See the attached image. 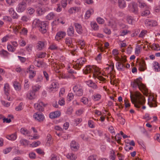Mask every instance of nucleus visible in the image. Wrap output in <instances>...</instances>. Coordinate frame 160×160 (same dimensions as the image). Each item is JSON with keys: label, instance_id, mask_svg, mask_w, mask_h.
<instances>
[{"label": "nucleus", "instance_id": "nucleus-1", "mask_svg": "<svg viewBox=\"0 0 160 160\" xmlns=\"http://www.w3.org/2000/svg\"><path fill=\"white\" fill-rule=\"evenodd\" d=\"M132 102L134 106L137 108H139L141 106L144 105L145 102V98L140 93L138 92L135 94L130 95Z\"/></svg>", "mask_w": 160, "mask_h": 160}, {"label": "nucleus", "instance_id": "nucleus-2", "mask_svg": "<svg viewBox=\"0 0 160 160\" xmlns=\"http://www.w3.org/2000/svg\"><path fill=\"white\" fill-rule=\"evenodd\" d=\"M142 78L141 77L134 80L132 83L131 85L133 88H135L138 87L139 90L142 92L146 91V86L142 83Z\"/></svg>", "mask_w": 160, "mask_h": 160}, {"label": "nucleus", "instance_id": "nucleus-3", "mask_svg": "<svg viewBox=\"0 0 160 160\" xmlns=\"http://www.w3.org/2000/svg\"><path fill=\"white\" fill-rule=\"evenodd\" d=\"M34 22H36V25L38 27H40L39 30L42 33H45L46 32V28L48 26V24L46 22H42L38 19H35L34 21Z\"/></svg>", "mask_w": 160, "mask_h": 160}, {"label": "nucleus", "instance_id": "nucleus-4", "mask_svg": "<svg viewBox=\"0 0 160 160\" xmlns=\"http://www.w3.org/2000/svg\"><path fill=\"white\" fill-rule=\"evenodd\" d=\"M112 54L114 56V58L117 61H121L122 62H126L127 61L126 57L125 56H121L120 58L119 56V54L118 50L116 49H114L112 51Z\"/></svg>", "mask_w": 160, "mask_h": 160}, {"label": "nucleus", "instance_id": "nucleus-5", "mask_svg": "<svg viewBox=\"0 0 160 160\" xmlns=\"http://www.w3.org/2000/svg\"><path fill=\"white\" fill-rule=\"evenodd\" d=\"M129 10L135 14H138V9L137 4L135 2H132L130 3L128 5Z\"/></svg>", "mask_w": 160, "mask_h": 160}, {"label": "nucleus", "instance_id": "nucleus-6", "mask_svg": "<svg viewBox=\"0 0 160 160\" xmlns=\"http://www.w3.org/2000/svg\"><path fill=\"white\" fill-rule=\"evenodd\" d=\"M100 70V69L97 66H93L91 67L89 66H88L87 67L86 70L83 71V72L85 74H87L91 72H93V71L94 72H98Z\"/></svg>", "mask_w": 160, "mask_h": 160}, {"label": "nucleus", "instance_id": "nucleus-7", "mask_svg": "<svg viewBox=\"0 0 160 160\" xmlns=\"http://www.w3.org/2000/svg\"><path fill=\"white\" fill-rule=\"evenodd\" d=\"M111 134H112V138L113 140L112 141V142L114 143V141H117L118 143H120L121 141V138L120 137V134L119 133L116 134L115 131L113 132H111Z\"/></svg>", "mask_w": 160, "mask_h": 160}, {"label": "nucleus", "instance_id": "nucleus-8", "mask_svg": "<svg viewBox=\"0 0 160 160\" xmlns=\"http://www.w3.org/2000/svg\"><path fill=\"white\" fill-rule=\"evenodd\" d=\"M27 8V4L24 1H22L20 3L17 8V11L19 12H23Z\"/></svg>", "mask_w": 160, "mask_h": 160}, {"label": "nucleus", "instance_id": "nucleus-9", "mask_svg": "<svg viewBox=\"0 0 160 160\" xmlns=\"http://www.w3.org/2000/svg\"><path fill=\"white\" fill-rule=\"evenodd\" d=\"M46 105L44 104L42 102H40L39 103H35L34 106L35 109L40 112L44 111V107H45Z\"/></svg>", "mask_w": 160, "mask_h": 160}, {"label": "nucleus", "instance_id": "nucleus-10", "mask_svg": "<svg viewBox=\"0 0 160 160\" xmlns=\"http://www.w3.org/2000/svg\"><path fill=\"white\" fill-rule=\"evenodd\" d=\"M33 117L39 122H42L44 119V116L42 114L38 113V112L34 114Z\"/></svg>", "mask_w": 160, "mask_h": 160}, {"label": "nucleus", "instance_id": "nucleus-11", "mask_svg": "<svg viewBox=\"0 0 160 160\" xmlns=\"http://www.w3.org/2000/svg\"><path fill=\"white\" fill-rule=\"evenodd\" d=\"M111 68L112 69V72L111 71V84H112L113 85H115L116 86L117 85V82L115 81L113 79V78L112 77V75H113V69H114V65L112 63V62H111ZM114 76H113V78H114Z\"/></svg>", "mask_w": 160, "mask_h": 160}, {"label": "nucleus", "instance_id": "nucleus-12", "mask_svg": "<svg viewBox=\"0 0 160 160\" xmlns=\"http://www.w3.org/2000/svg\"><path fill=\"white\" fill-rule=\"evenodd\" d=\"M70 146L72 150L75 151H77L79 148L78 143L74 141L71 142Z\"/></svg>", "mask_w": 160, "mask_h": 160}, {"label": "nucleus", "instance_id": "nucleus-13", "mask_svg": "<svg viewBox=\"0 0 160 160\" xmlns=\"http://www.w3.org/2000/svg\"><path fill=\"white\" fill-rule=\"evenodd\" d=\"M61 115V112L59 111H56L51 112L49 114L50 118L51 119L59 117Z\"/></svg>", "mask_w": 160, "mask_h": 160}, {"label": "nucleus", "instance_id": "nucleus-14", "mask_svg": "<svg viewBox=\"0 0 160 160\" xmlns=\"http://www.w3.org/2000/svg\"><path fill=\"white\" fill-rule=\"evenodd\" d=\"M146 65L144 60H142L139 63V70L141 71H143L146 69Z\"/></svg>", "mask_w": 160, "mask_h": 160}, {"label": "nucleus", "instance_id": "nucleus-15", "mask_svg": "<svg viewBox=\"0 0 160 160\" xmlns=\"http://www.w3.org/2000/svg\"><path fill=\"white\" fill-rule=\"evenodd\" d=\"M66 35V32H64L60 31L58 32L56 35L55 38L58 41L63 38Z\"/></svg>", "mask_w": 160, "mask_h": 160}, {"label": "nucleus", "instance_id": "nucleus-16", "mask_svg": "<svg viewBox=\"0 0 160 160\" xmlns=\"http://www.w3.org/2000/svg\"><path fill=\"white\" fill-rule=\"evenodd\" d=\"M118 5L121 9H123L126 6V3L124 0H118Z\"/></svg>", "mask_w": 160, "mask_h": 160}, {"label": "nucleus", "instance_id": "nucleus-17", "mask_svg": "<svg viewBox=\"0 0 160 160\" xmlns=\"http://www.w3.org/2000/svg\"><path fill=\"white\" fill-rule=\"evenodd\" d=\"M27 97L29 99L32 100L36 98V95L35 93L31 90L27 94Z\"/></svg>", "mask_w": 160, "mask_h": 160}, {"label": "nucleus", "instance_id": "nucleus-18", "mask_svg": "<svg viewBox=\"0 0 160 160\" xmlns=\"http://www.w3.org/2000/svg\"><path fill=\"white\" fill-rule=\"evenodd\" d=\"M74 25L77 32L79 34H81L82 32V30L81 25L78 23H75Z\"/></svg>", "mask_w": 160, "mask_h": 160}, {"label": "nucleus", "instance_id": "nucleus-19", "mask_svg": "<svg viewBox=\"0 0 160 160\" xmlns=\"http://www.w3.org/2000/svg\"><path fill=\"white\" fill-rule=\"evenodd\" d=\"M67 34L70 36H74V29L73 27L70 26L67 30Z\"/></svg>", "mask_w": 160, "mask_h": 160}, {"label": "nucleus", "instance_id": "nucleus-20", "mask_svg": "<svg viewBox=\"0 0 160 160\" xmlns=\"http://www.w3.org/2000/svg\"><path fill=\"white\" fill-rule=\"evenodd\" d=\"M82 58L81 59L80 62L78 63L73 66L75 69L78 70H79L81 68V67L82 65H83V63L84 62V58H83V60H82Z\"/></svg>", "mask_w": 160, "mask_h": 160}, {"label": "nucleus", "instance_id": "nucleus-21", "mask_svg": "<svg viewBox=\"0 0 160 160\" xmlns=\"http://www.w3.org/2000/svg\"><path fill=\"white\" fill-rule=\"evenodd\" d=\"M44 43L42 41H40L38 42L37 45V48L39 50H42L44 46Z\"/></svg>", "mask_w": 160, "mask_h": 160}, {"label": "nucleus", "instance_id": "nucleus-22", "mask_svg": "<svg viewBox=\"0 0 160 160\" xmlns=\"http://www.w3.org/2000/svg\"><path fill=\"white\" fill-rule=\"evenodd\" d=\"M13 86L15 89L19 91L21 89V85L20 83L17 81H14L13 83Z\"/></svg>", "mask_w": 160, "mask_h": 160}, {"label": "nucleus", "instance_id": "nucleus-23", "mask_svg": "<svg viewBox=\"0 0 160 160\" xmlns=\"http://www.w3.org/2000/svg\"><path fill=\"white\" fill-rule=\"evenodd\" d=\"M4 89L5 94L8 96V94H9V91L10 90V87L8 84L6 83L5 84L4 87Z\"/></svg>", "mask_w": 160, "mask_h": 160}, {"label": "nucleus", "instance_id": "nucleus-24", "mask_svg": "<svg viewBox=\"0 0 160 160\" xmlns=\"http://www.w3.org/2000/svg\"><path fill=\"white\" fill-rule=\"evenodd\" d=\"M6 138L9 140L13 141L16 139L17 136L15 134H12L11 135H7Z\"/></svg>", "mask_w": 160, "mask_h": 160}, {"label": "nucleus", "instance_id": "nucleus-25", "mask_svg": "<svg viewBox=\"0 0 160 160\" xmlns=\"http://www.w3.org/2000/svg\"><path fill=\"white\" fill-rule=\"evenodd\" d=\"M139 7L142 8V10L144 9H149V7L148 6H147L145 3L141 2H139Z\"/></svg>", "mask_w": 160, "mask_h": 160}, {"label": "nucleus", "instance_id": "nucleus-26", "mask_svg": "<svg viewBox=\"0 0 160 160\" xmlns=\"http://www.w3.org/2000/svg\"><path fill=\"white\" fill-rule=\"evenodd\" d=\"M67 157L68 158L70 159L71 160H75L77 158L76 155L72 153H68L67 155Z\"/></svg>", "mask_w": 160, "mask_h": 160}, {"label": "nucleus", "instance_id": "nucleus-27", "mask_svg": "<svg viewBox=\"0 0 160 160\" xmlns=\"http://www.w3.org/2000/svg\"><path fill=\"white\" fill-rule=\"evenodd\" d=\"M87 84L90 87L94 89L97 88V85L96 83H93L91 80H89L87 82Z\"/></svg>", "mask_w": 160, "mask_h": 160}, {"label": "nucleus", "instance_id": "nucleus-28", "mask_svg": "<svg viewBox=\"0 0 160 160\" xmlns=\"http://www.w3.org/2000/svg\"><path fill=\"white\" fill-rule=\"evenodd\" d=\"M55 16V14L54 13L51 12L48 14L46 16V19L48 20H51L53 19Z\"/></svg>", "mask_w": 160, "mask_h": 160}, {"label": "nucleus", "instance_id": "nucleus-29", "mask_svg": "<svg viewBox=\"0 0 160 160\" xmlns=\"http://www.w3.org/2000/svg\"><path fill=\"white\" fill-rule=\"evenodd\" d=\"M150 47L152 49L156 50H160V47L158 44H153L152 45L150 46Z\"/></svg>", "mask_w": 160, "mask_h": 160}, {"label": "nucleus", "instance_id": "nucleus-30", "mask_svg": "<svg viewBox=\"0 0 160 160\" xmlns=\"http://www.w3.org/2000/svg\"><path fill=\"white\" fill-rule=\"evenodd\" d=\"M27 72L29 73V78L30 79L33 78L36 75V71L33 70H29Z\"/></svg>", "mask_w": 160, "mask_h": 160}, {"label": "nucleus", "instance_id": "nucleus-31", "mask_svg": "<svg viewBox=\"0 0 160 160\" xmlns=\"http://www.w3.org/2000/svg\"><path fill=\"white\" fill-rule=\"evenodd\" d=\"M51 87H50L49 89L51 91H52V89H56L58 88V84L57 82H53L52 83Z\"/></svg>", "mask_w": 160, "mask_h": 160}, {"label": "nucleus", "instance_id": "nucleus-32", "mask_svg": "<svg viewBox=\"0 0 160 160\" xmlns=\"http://www.w3.org/2000/svg\"><path fill=\"white\" fill-rule=\"evenodd\" d=\"M118 68L121 70L122 69L125 67V66L124 64L123 63L125 62H122L121 61H118Z\"/></svg>", "mask_w": 160, "mask_h": 160}, {"label": "nucleus", "instance_id": "nucleus-33", "mask_svg": "<svg viewBox=\"0 0 160 160\" xmlns=\"http://www.w3.org/2000/svg\"><path fill=\"white\" fill-rule=\"evenodd\" d=\"M149 9H145L144 11H143L141 13L142 16H146L150 14V12Z\"/></svg>", "mask_w": 160, "mask_h": 160}, {"label": "nucleus", "instance_id": "nucleus-34", "mask_svg": "<svg viewBox=\"0 0 160 160\" xmlns=\"http://www.w3.org/2000/svg\"><path fill=\"white\" fill-rule=\"evenodd\" d=\"M45 12V11L42 8H39L37 9V12L39 16L43 14Z\"/></svg>", "mask_w": 160, "mask_h": 160}, {"label": "nucleus", "instance_id": "nucleus-35", "mask_svg": "<svg viewBox=\"0 0 160 160\" xmlns=\"http://www.w3.org/2000/svg\"><path fill=\"white\" fill-rule=\"evenodd\" d=\"M147 31L146 30H143L142 31L139 35V37L141 38H143L145 35L147 34Z\"/></svg>", "mask_w": 160, "mask_h": 160}, {"label": "nucleus", "instance_id": "nucleus-36", "mask_svg": "<svg viewBox=\"0 0 160 160\" xmlns=\"http://www.w3.org/2000/svg\"><path fill=\"white\" fill-rule=\"evenodd\" d=\"M158 62H156L154 63V68L155 71H159L160 70V66Z\"/></svg>", "mask_w": 160, "mask_h": 160}, {"label": "nucleus", "instance_id": "nucleus-37", "mask_svg": "<svg viewBox=\"0 0 160 160\" xmlns=\"http://www.w3.org/2000/svg\"><path fill=\"white\" fill-rule=\"evenodd\" d=\"M20 132L22 134L25 135H28L29 133V131L26 129L23 128L21 129Z\"/></svg>", "mask_w": 160, "mask_h": 160}, {"label": "nucleus", "instance_id": "nucleus-38", "mask_svg": "<svg viewBox=\"0 0 160 160\" xmlns=\"http://www.w3.org/2000/svg\"><path fill=\"white\" fill-rule=\"evenodd\" d=\"M72 39L70 38H66L65 42L66 44L69 46L72 43Z\"/></svg>", "mask_w": 160, "mask_h": 160}, {"label": "nucleus", "instance_id": "nucleus-39", "mask_svg": "<svg viewBox=\"0 0 160 160\" xmlns=\"http://www.w3.org/2000/svg\"><path fill=\"white\" fill-rule=\"evenodd\" d=\"M76 96H81L83 94V90L82 88L79 89L77 91L75 92Z\"/></svg>", "mask_w": 160, "mask_h": 160}, {"label": "nucleus", "instance_id": "nucleus-40", "mask_svg": "<svg viewBox=\"0 0 160 160\" xmlns=\"http://www.w3.org/2000/svg\"><path fill=\"white\" fill-rule=\"evenodd\" d=\"M91 26L92 28L95 30H97L98 29V27L97 24L96 22L92 23Z\"/></svg>", "mask_w": 160, "mask_h": 160}, {"label": "nucleus", "instance_id": "nucleus-41", "mask_svg": "<svg viewBox=\"0 0 160 160\" xmlns=\"http://www.w3.org/2000/svg\"><path fill=\"white\" fill-rule=\"evenodd\" d=\"M153 22V20L149 19H146L144 21L145 23L148 26H151V24Z\"/></svg>", "mask_w": 160, "mask_h": 160}, {"label": "nucleus", "instance_id": "nucleus-42", "mask_svg": "<svg viewBox=\"0 0 160 160\" xmlns=\"http://www.w3.org/2000/svg\"><path fill=\"white\" fill-rule=\"evenodd\" d=\"M41 87L40 86L38 85V86H35L32 87V91L35 93V92L38 91Z\"/></svg>", "mask_w": 160, "mask_h": 160}, {"label": "nucleus", "instance_id": "nucleus-43", "mask_svg": "<svg viewBox=\"0 0 160 160\" xmlns=\"http://www.w3.org/2000/svg\"><path fill=\"white\" fill-rule=\"evenodd\" d=\"M20 143L23 146L28 145L29 142L27 140L22 139L20 141Z\"/></svg>", "mask_w": 160, "mask_h": 160}, {"label": "nucleus", "instance_id": "nucleus-44", "mask_svg": "<svg viewBox=\"0 0 160 160\" xmlns=\"http://www.w3.org/2000/svg\"><path fill=\"white\" fill-rule=\"evenodd\" d=\"M7 48L8 50L9 51L12 52H14L16 49V48L13 47L11 45H8L7 46Z\"/></svg>", "mask_w": 160, "mask_h": 160}, {"label": "nucleus", "instance_id": "nucleus-45", "mask_svg": "<svg viewBox=\"0 0 160 160\" xmlns=\"http://www.w3.org/2000/svg\"><path fill=\"white\" fill-rule=\"evenodd\" d=\"M93 98L95 101H98L101 98V96L99 94H97L93 95Z\"/></svg>", "mask_w": 160, "mask_h": 160}, {"label": "nucleus", "instance_id": "nucleus-46", "mask_svg": "<svg viewBox=\"0 0 160 160\" xmlns=\"http://www.w3.org/2000/svg\"><path fill=\"white\" fill-rule=\"evenodd\" d=\"M141 48L138 45L136 46L135 49V53L136 54H138L140 53V49Z\"/></svg>", "mask_w": 160, "mask_h": 160}, {"label": "nucleus", "instance_id": "nucleus-47", "mask_svg": "<svg viewBox=\"0 0 160 160\" xmlns=\"http://www.w3.org/2000/svg\"><path fill=\"white\" fill-rule=\"evenodd\" d=\"M22 103H20L18 106L16 107L15 110L17 111H19L22 110Z\"/></svg>", "mask_w": 160, "mask_h": 160}, {"label": "nucleus", "instance_id": "nucleus-48", "mask_svg": "<svg viewBox=\"0 0 160 160\" xmlns=\"http://www.w3.org/2000/svg\"><path fill=\"white\" fill-rule=\"evenodd\" d=\"M91 14V11L89 10H88L86 13L85 15V18L86 19H88L90 17V16Z\"/></svg>", "mask_w": 160, "mask_h": 160}, {"label": "nucleus", "instance_id": "nucleus-49", "mask_svg": "<svg viewBox=\"0 0 160 160\" xmlns=\"http://www.w3.org/2000/svg\"><path fill=\"white\" fill-rule=\"evenodd\" d=\"M68 100L69 101H71L73 98L74 95L72 93H69L68 95Z\"/></svg>", "mask_w": 160, "mask_h": 160}, {"label": "nucleus", "instance_id": "nucleus-50", "mask_svg": "<svg viewBox=\"0 0 160 160\" xmlns=\"http://www.w3.org/2000/svg\"><path fill=\"white\" fill-rule=\"evenodd\" d=\"M127 21L130 24H131L132 23L133 20L131 16H128L127 18Z\"/></svg>", "mask_w": 160, "mask_h": 160}, {"label": "nucleus", "instance_id": "nucleus-51", "mask_svg": "<svg viewBox=\"0 0 160 160\" xmlns=\"http://www.w3.org/2000/svg\"><path fill=\"white\" fill-rule=\"evenodd\" d=\"M61 3L62 7L63 8H65L67 5V0H62L61 1Z\"/></svg>", "mask_w": 160, "mask_h": 160}, {"label": "nucleus", "instance_id": "nucleus-52", "mask_svg": "<svg viewBox=\"0 0 160 160\" xmlns=\"http://www.w3.org/2000/svg\"><path fill=\"white\" fill-rule=\"evenodd\" d=\"M29 156L30 158L31 159H35L36 158V154L34 152L30 153Z\"/></svg>", "mask_w": 160, "mask_h": 160}, {"label": "nucleus", "instance_id": "nucleus-53", "mask_svg": "<svg viewBox=\"0 0 160 160\" xmlns=\"http://www.w3.org/2000/svg\"><path fill=\"white\" fill-rule=\"evenodd\" d=\"M42 76L40 75H39L37 76L36 81L37 82H40L42 80Z\"/></svg>", "mask_w": 160, "mask_h": 160}, {"label": "nucleus", "instance_id": "nucleus-54", "mask_svg": "<svg viewBox=\"0 0 160 160\" xmlns=\"http://www.w3.org/2000/svg\"><path fill=\"white\" fill-rule=\"evenodd\" d=\"M12 148L11 147H9L4 150V152L5 154H7L9 152L12 150Z\"/></svg>", "mask_w": 160, "mask_h": 160}, {"label": "nucleus", "instance_id": "nucleus-55", "mask_svg": "<svg viewBox=\"0 0 160 160\" xmlns=\"http://www.w3.org/2000/svg\"><path fill=\"white\" fill-rule=\"evenodd\" d=\"M98 22L101 24H103L104 22V20L101 18H97Z\"/></svg>", "mask_w": 160, "mask_h": 160}, {"label": "nucleus", "instance_id": "nucleus-56", "mask_svg": "<svg viewBox=\"0 0 160 160\" xmlns=\"http://www.w3.org/2000/svg\"><path fill=\"white\" fill-rule=\"evenodd\" d=\"M28 13L30 15H32L34 12L35 10L34 9L32 8H29L28 9Z\"/></svg>", "mask_w": 160, "mask_h": 160}, {"label": "nucleus", "instance_id": "nucleus-57", "mask_svg": "<svg viewBox=\"0 0 160 160\" xmlns=\"http://www.w3.org/2000/svg\"><path fill=\"white\" fill-rule=\"evenodd\" d=\"M88 99L86 98L83 97L81 99V101L84 104H86L88 103Z\"/></svg>", "mask_w": 160, "mask_h": 160}, {"label": "nucleus", "instance_id": "nucleus-58", "mask_svg": "<svg viewBox=\"0 0 160 160\" xmlns=\"http://www.w3.org/2000/svg\"><path fill=\"white\" fill-rule=\"evenodd\" d=\"M12 16L14 19H17L19 17V16L15 12L12 14Z\"/></svg>", "mask_w": 160, "mask_h": 160}, {"label": "nucleus", "instance_id": "nucleus-59", "mask_svg": "<svg viewBox=\"0 0 160 160\" xmlns=\"http://www.w3.org/2000/svg\"><path fill=\"white\" fill-rule=\"evenodd\" d=\"M46 53L42 52L40 54H39L38 57L39 58H44L46 56Z\"/></svg>", "mask_w": 160, "mask_h": 160}, {"label": "nucleus", "instance_id": "nucleus-60", "mask_svg": "<svg viewBox=\"0 0 160 160\" xmlns=\"http://www.w3.org/2000/svg\"><path fill=\"white\" fill-rule=\"evenodd\" d=\"M8 53V52L4 50H2L0 52V54L3 56H7Z\"/></svg>", "mask_w": 160, "mask_h": 160}, {"label": "nucleus", "instance_id": "nucleus-61", "mask_svg": "<svg viewBox=\"0 0 160 160\" xmlns=\"http://www.w3.org/2000/svg\"><path fill=\"white\" fill-rule=\"evenodd\" d=\"M93 122L91 120H89L88 121V124L89 126L91 128H93L94 127V125L93 124Z\"/></svg>", "mask_w": 160, "mask_h": 160}, {"label": "nucleus", "instance_id": "nucleus-62", "mask_svg": "<svg viewBox=\"0 0 160 160\" xmlns=\"http://www.w3.org/2000/svg\"><path fill=\"white\" fill-rule=\"evenodd\" d=\"M128 32H129V31H128L127 30H122L121 32V35L124 36L127 34Z\"/></svg>", "mask_w": 160, "mask_h": 160}, {"label": "nucleus", "instance_id": "nucleus-63", "mask_svg": "<svg viewBox=\"0 0 160 160\" xmlns=\"http://www.w3.org/2000/svg\"><path fill=\"white\" fill-rule=\"evenodd\" d=\"M36 151L39 154H44V152L42 151L40 148L37 149H36Z\"/></svg>", "mask_w": 160, "mask_h": 160}, {"label": "nucleus", "instance_id": "nucleus-64", "mask_svg": "<svg viewBox=\"0 0 160 160\" xmlns=\"http://www.w3.org/2000/svg\"><path fill=\"white\" fill-rule=\"evenodd\" d=\"M96 155L90 156L88 158V160H96Z\"/></svg>", "mask_w": 160, "mask_h": 160}]
</instances>
